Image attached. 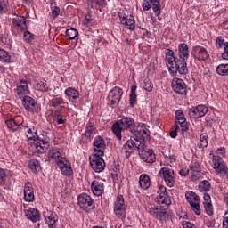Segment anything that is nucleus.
Returning a JSON list of instances; mask_svg holds the SVG:
<instances>
[{"instance_id": "obj_15", "label": "nucleus", "mask_w": 228, "mask_h": 228, "mask_svg": "<svg viewBox=\"0 0 228 228\" xmlns=\"http://www.w3.org/2000/svg\"><path fill=\"white\" fill-rule=\"evenodd\" d=\"M22 101L24 108L30 111V113H35L38 110V104L30 96H24Z\"/></svg>"}, {"instance_id": "obj_41", "label": "nucleus", "mask_w": 228, "mask_h": 228, "mask_svg": "<svg viewBox=\"0 0 228 228\" xmlns=\"http://www.w3.org/2000/svg\"><path fill=\"white\" fill-rule=\"evenodd\" d=\"M24 199L27 202H33V200H35L33 191H24Z\"/></svg>"}, {"instance_id": "obj_57", "label": "nucleus", "mask_w": 228, "mask_h": 228, "mask_svg": "<svg viewBox=\"0 0 228 228\" xmlns=\"http://www.w3.org/2000/svg\"><path fill=\"white\" fill-rule=\"evenodd\" d=\"M6 10H8L6 2H0V13H5Z\"/></svg>"}, {"instance_id": "obj_9", "label": "nucleus", "mask_w": 228, "mask_h": 228, "mask_svg": "<svg viewBox=\"0 0 228 228\" xmlns=\"http://www.w3.org/2000/svg\"><path fill=\"white\" fill-rule=\"evenodd\" d=\"M114 213L118 218L126 216V204H124V196L118 195L117 201L114 205Z\"/></svg>"}, {"instance_id": "obj_49", "label": "nucleus", "mask_w": 228, "mask_h": 228, "mask_svg": "<svg viewBox=\"0 0 228 228\" xmlns=\"http://www.w3.org/2000/svg\"><path fill=\"white\" fill-rule=\"evenodd\" d=\"M189 115L191 118H200L199 112L197 111V107L191 109L189 110Z\"/></svg>"}, {"instance_id": "obj_62", "label": "nucleus", "mask_w": 228, "mask_h": 228, "mask_svg": "<svg viewBox=\"0 0 228 228\" xmlns=\"http://www.w3.org/2000/svg\"><path fill=\"white\" fill-rule=\"evenodd\" d=\"M203 199L205 200L203 204L211 203V196H209V194L205 193Z\"/></svg>"}, {"instance_id": "obj_2", "label": "nucleus", "mask_w": 228, "mask_h": 228, "mask_svg": "<svg viewBox=\"0 0 228 228\" xmlns=\"http://www.w3.org/2000/svg\"><path fill=\"white\" fill-rule=\"evenodd\" d=\"M134 140L130 139L126 141V144L121 149V153L126 158H129L133 154V151H138L142 145V142H145V138L149 136L147 130H136L134 132Z\"/></svg>"}, {"instance_id": "obj_24", "label": "nucleus", "mask_w": 228, "mask_h": 228, "mask_svg": "<svg viewBox=\"0 0 228 228\" xmlns=\"http://www.w3.org/2000/svg\"><path fill=\"white\" fill-rule=\"evenodd\" d=\"M179 58L180 60H187L190 58V52L188 50V45L186 44H181L179 45V51H178Z\"/></svg>"}, {"instance_id": "obj_60", "label": "nucleus", "mask_w": 228, "mask_h": 228, "mask_svg": "<svg viewBox=\"0 0 228 228\" xmlns=\"http://www.w3.org/2000/svg\"><path fill=\"white\" fill-rule=\"evenodd\" d=\"M175 118L176 120H180L181 118H184V114L183 113V110H176L175 112Z\"/></svg>"}, {"instance_id": "obj_31", "label": "nucleus", "mask_w": 228, "mask_h": 228, "mask_svg": "<svg viewBox=\"0 0 228 228\" xmlns=\"http://www.w3.org/2000/svg\"><path fill=\"white\" fill-rule=\"evenodd\" d=\"M179 129L182 131V134L184 136V133L188 131V122H186V118H182L176 121Z\"/></svg>"}, {"instance_id": "obj_22", "label": "nucleus", "mask_w": 228, "mask_h": 228, "mask_svg": "<svg viewBox=\"0 0 228 228\" xmlns=\"http://www.w3.org/2000/svg\"><path fill=\"white\" fill-rule=\"evenodd\" d=\"M177 61V58L174 56V51L172 50H167L166 52V63L168 70L173 69L174 63Z\"/></svg>"}, {"instance_id": "obj_27", "label": "nucleus", "mask_w": 228, "mask_h": 228, "mask_svg": "<svg viewBox=\"0 0 228 228\" xmlns=\"http://www.w3.org/2000/svg\"><path fill=\"white\" fill-rule=\"evenodd\" d=\"M65 94L69 96V101H72L73 102H76V101L79 99V93L76 89L68 88L65 91Z\"/></svg>"}, {"instance_id": "obj_34", "label": "nucleus", "mask_w": 228, "mask_h": 228, "mask_svg": "<svg viewBox=\"0 0 228 228\" xmlns=\"http://www.w3.org/2000/svg\"><path fill=\"white\" fill-rule=\"evenodd\" d=\"M5 124L8 129H12V131H17L19 129L20 124L13 118L6 120Z\"/></svg>"}, {"instance_id": "obj_4", "label": "nucleus", "mask_w": 228, "mask_h": 228, "mask_svg": "<svg viewBox=\"0 0 228 228\" xmlns=\"http://www.w3.org/2000/svg\"><path fill=\"white\" fill-rule=\"evenodd\" d=\"M27 138H28L30 142L29 143L32 151H35L37 154H44V152L49 149V142H47V141L40 140L37 136V132L33 133L31 129H28Z\"/></svg>"}, {"instance_id": "obj_52", "label": "nucleus", "mask_w": 228, "mask_h": 228, "mask_svg": "<svg viewBox=\"0 0 228 228\" xmlns=\"http://www.w3.org/2000/svg\"><path fill=\"white\" fill-rule=\"evenodd\" d=\"M23 37L26 42H31V40H33V34L29 31H26Z\"/></svg>"}, {"instance_id": "obj_59", "label": "nucleus", "mask_w": 228, "mask_h": 228, "mask_svg": "<svg viewBox=\"0 0 228 228\" xmlns=\"http://www.w3.org/2000/svg\"><path fill=\"white\" fill-rule=\"evenodd\" d=\"M177 130H179V125H175V130L170 132L171 138H175L177 136Z\"/></svg>"}, {"instance_id": "obj_13", "label": "nucleus", "mask_w": 228, "mask_h": 228, "mask_svg": "<svg viewBox=\"0 0 228 228\" xmlns=\"http://www.w3.org/2000/svg\"><path fill=\"white\" fill-rule=\"evenodd\" d=\"M172 88L176 94H180V95H186V84L184 81H183V79H173Z\"/></svg>"}, {"instance_id": "obj_35", "label": "nucleus", "mask_w": 228, "mask_h": 228, "mask_svg": "<svg viewBox=\"0 0 228 228\" xmlns=\"http://www.w3.org/2000/svg\"><path fill=\"white\" fill-rule=\"evenodd\" d=\"M136 102V85L132 86L131 93H130V106L132 108L134 107V103Z\"/></svg>"}, {"instance_id": "obj_1", "label": "nucleus", "mask_w": 228, "mask_h": 228, "mask_svg": "<svg viewBox=\"0 0 228 228\" xmlns=\"http://www.w3.org/2000/svg\"><path fill=\"white\" fill-rule=\"evenodd\" d=\"M159 191L161 192L157 198L159 208L152 204H148L146 206V211H148L150 215H152V216H155V218H158V220H167V216H168L167 209H168V207L172 204V200L167 194V188L160 187Z\"/></svg>"}, {"instance_id": "obj_46", "label": "nucleus", "mask_w": 228, "mask_h": 228, "mask_svg": "<svg viewBox=\"0 0 228 228\" xmlns=\"http://www.w3.org/2000/svg\"><path fill=\"white\" fill-rule=\"evenodd\" d=\"M37 90H39L40 92H47L48 90V86L47 84L45 82H39L37 83V85L36 86Z\"/></svg>"}, {"instance_id": "obj_18", "label": "nucleus", "mask_w": 228, "mask_h": 228, "mask_svg": "<svg viewBox=\"0 0 228 228\" xmlns=\"http://www.w3.org/2000/svg\"><path fill=\"white\" fill-rule=\"evenodd\" d=\"M193 51L195 58H198L200 61L208 60V58H209V53H208L206 48L202 46H195Z\"/></svg>"}, {"instance_id": "obj_11", "label": "nucleus", "mask_w": 228, "mask_h": 228, "mask_svg": "<svg viewBox=\"0 0 228 228\" xmlns=\"http://www.w3.org/2000/svg\"><path fill=\"white\" fill-rule=\"evenodd\" d=\"M213 166L217 174H220L221 175H225V174H228V168L225 167L224 161H222V158L218 156L214 157Z\"/></svg>"}, {"instance_id": "obj_43", "label": "nucleus", "mask_w": 228, "mask_h": 228, "mask_svg": "<svg viewBox=\"0 0 228 228\" xmlns=\"http://www.w3.org/2000/svg\"><path fill=\"white\" fill-rule=\"evenodd\" d=\"M200 201H193L190 203L192 211H194L195 215H200V205L199 204Z\"/></svg>"}, {"instance_id": "obj_21", "label": "nucleus", "mask_w": 228, "mask_h": 228, "mask_svg": "<svg viewBox=\"0 0 228 228\" xmlns=\"http://www.w3.org/2000/svg\"><path fill=\"white\" fill-rule=\"evenodd\" d=\"M16 94L20 97H22V95H25L26 94H29V87L28 86V82L21 80L17 85Z\"/></svg>"}, {"instance_id": "obj_25", "label": "nucleus", "mask_w": 228, "mask_h": 228, "mask_svg": "<svg viewBox=\"0 0 228 228\" xmlns=\"http://www.w3.org/2000/svg\"><path fill=\"white\" fill-rule=\"evenodd\" d=\"M12 24H15L20 29H26L28 25L26 24V17L24 16H16L12 19Z\"/></svg>"}, {"instance_id": "obj_29", "label": "nucleus", "mask_w": 228, "mask_h": 228, "mask_svg": "<svg viewBox=\"0 0 228 228\" xmlns=\"http://www.w3.org/2000/svg\"><path fill=\"white\" fill-rule=\"evenodd\" d=\"M63 100L61 98L52 99V106L55 109V113H60L63 110Z\"/></svg>"}, {"instance_id": "obj_53", "label": "nucleus", "mask_w": 228, "mask_h": 228, "mask_svg": "<svg viewBox=\"0 0 228 228\" xmlns=\"http://www.w3.org/2000/svg\"><path fill=\"white\" fill-rule=\"evenodd\" d=\"M192 181H199L200 179V171H191Z\"/></svg>"}, {"instance_id": "obj_44", "label": "nucleus", "mask_w": 228, "mask_h": 228, "mask_svg": "<svg viewBox=\"0 0 228 228\" xmlns=\"http://www.w3.org/2000/svg\"><path fill=\"white\" fill-rule=\"evenodd\" d=\"M200 201H193L190 203L192 211H194L195 215H200V205L199 204Z\"/></svg>"}, {"instance_id": "obj_58", "label": "nucleus", "mask_w": 228, "mask_h": 228, "mask_svg": "<svg viewBox=\"0 0 228 228\" xmlns=\"http://www.w3.org/2000/svg\"><path fill=\"white\" fill-rule=\"evenodd\" d=\"M177 216L179 218V220L183 219V222H184V220L188 219V213L186 212H180L177 214Z\"/></svg>"}, {"instance_id": "obj_30", "label": "nucleus", "mask_w": 228, "mask_h": 228, "mask_svg": "<svg viewBox=\"0 0 228 228\" xmlns=\"http://www.w3.org/2000/svg\"><path fill=\"white\" fill-rule=\"evenodd\" d=\"M28 168H30L34 174H37V172H40V170H42V167H40V163H38V160L35 159L29 160Z\"/></svg>"}, {"instance_id": "obj_55", "label": "nucleus", "mask_w": 228, "mask_h": 228, "mask_svg": "<svg viewBox=\"0 0 228 228\" xmlns=\"http://www.w3.org/2000/svg\"><path fill=\"white\" fill-rule=\"evenodd\" d=\"M224 52L222 53L223 60H228V43L224 45Z\"/></svg>"}, {"instance_id": "obj_47", "label": "nucleus", "mask_w": 228, "mask_h": 228, "mask_svg": "<svg viewBox=\"0 0 228 228\" xmlns=\"http://www.w3.org/2000/svg\"><path fill=\"white\" fill-rule=\"evenodd\" d=\"M94 124L90 123L89 126H86L85 136L86 138H90L92 136V133L94 132Z\"/></svg>"}, {"instance_id": "obj_32", "label": "nucleus", "mask_w": 228, "mask_h": 228, "mask_svg": "<svg viewBox=\"0 0 228 228\" xmlns=\"http://www.w3.org/2000/svg\"><path fill=\"white\" fill-rule=\"evenodd\" d=\"M185 197H186L187 202H189V204H191V203L197 202V201H200V199L199 198V196L193 191L186 192Z\"/></svg>"}, {"instance_id": "obj_48", "label": "nucleus", "mask_w": 228, "mask_h": 228, "mask_svg": "<svg viewBox=\"0 0 228 228\" xmlns=\"http://www.w3.org/2000/svg\"><path fill=\"white\" fill-rule=\"evenodd\" d=\"M203 204H204L206 213L209 216H211L213 215V204H211V203H203Z\"/></svg>"}, {"instance_id": "obj_20", "label": "nucleus", "mask_w": 228, "mask_h": 228, "mask_svg": "<svg viewBox=\"0 0 228 228\" xmlns=\"http://www.w3.org/2000/svg\"><path fill=\"white\" fill-rule=\"evenodd\" d=\"M119 19L121 23H123L124 26H126V29H130L133 31L134 28H136V25L134 24V19H133V16L126 17V16H121L119 14Z\"/></svg>"}, {"instance_id": "obj_63", "label": "nucleus", "mask_w": 228, "mask_h": 228, "mask_svg": "<svg viewBox=\"0 0 228 228\" xmlns=\"http://www.w3.org/2000/svg\"><path fill=\"white\" fill-rule=\"evenodd\" d=\"M167 159H168V161H170V163H175V155H169L166 157Z\"/></svg>"}, {"instance_id": "obj_39", "label": "nucleus", "mask_w": 228, "mask_h": 228, "mask_svg": "<svg viewBox=\"0 0 228 228\" xmlns=\"http://www.w3.org/2000/svg\"><path fill=\"white\" fill-rule=\"evenodd\" d=\"M77 35H78V32L75 28H69V29L66 30V37L69 40H74V38H76V37H77Z\"/></svg>"}, {"instance_id": "obj_36", "label": "nucleus", "mask_w": 228, "mask_h": 228, "mask_svg": "<svg viewBox=\"0 0 228 228\" xmlns=\"http://www.w3.org/2000/svg\"><path fill=\"white\" fill-rule=\"evenodd\" d=\"M216 72L219 76H228V64H220L216 68Z\"/></svg>"}, {"instance_id": "obj_19", "label": "nucleus", "mask_w": 228, "mask_h": 228, "mask_svg": "<svg viewBox=\"0 0 228 228\" xmlns=\"http://www.w3.org/2000/svg\"><path fill=\"white\" fill-rule=\"evenodd\" d=\"M25 216L31 222H38L40 220V212L37 208H28L25 210Z\"/></svg>"}, {"instance_id": "obj_54", "label": "nucleus", "mask_w": 228, "mask_h": 228, "mask_svg": "<svg viewBox=\"0 0 228 228\" xmlns=\"http://www.w3.org/2000/svg\"><path fill=\"white\" fill-rule=\"evenodd\" d=\"M58 15H60V8L59 7H53L52 8V17L53 19H56V17H58Z\"/></svg>"}, {"instance_id": "obj_6", "label": "nucleus", "mask_w": 228, "mask_h": 228, "mask_svg": "<svg viewBox=\"0 0 228 228\" xmlns=\"http://www.w3.org/2000/svg\"><path fill=\"white\" fill-rule=\"evenodd\" d=\"M137 151L139 152L140 158L145 163H154V161H156V155H154L152 151L147 150V147L143 142H141V145Z\"/></svg>"}, {"instance_id": "obj_61", "label": "nucleus", "mask_w": 228, "mask_h": 228, "mask_svg": "<svg viewBox=\"0 0 228 228\" xmlns=\"http://www.w3.org/2000/svg\"><path fill=\"white\" fill-rule=\"evenodd\" d=\"M24 191H33V185L31 184V183L28 182L25 184Z\"/></svg>"}, {"instance_id": "obj_33", "label": "nucleus", "mask_w": 228, "mask_h": 228, "mask_svg": "<svg viewBox=\"0 0 228 228\" xmlns=\"http://www.w3.org/2000/svg\"><path fill=\"white\" fill-rule=\"evenodd\" d=\"M48 156L53 159H57V165L60 163V159H65V158L60 156V151H58V149L50 150Z\"/></svg>"}, {"instance_id": "obj_3", "label": "nucleus", "mask_w": 228, "mask_h": 228, "mask_svg": "<svg viewBox=\"0 0 228 228\" xmlns=\"http://www.w3.org/2000/svg\"><path fill=\"white\" fill-rule=\"evenodd\" d=\"M134 127H136V126L134 125V119L129 117H125L112 126V131L114 134L117 136L118 140H122V131L124 130L130 129L134 136V131H145V129L140 126H138L136 129Z\"/></svg>"}, {"instance_id": "obj_45", "label": "nucleus", "mask_w": 228, "mask_h": 228, "mask_svg": "<svg viewBox=\"0 0 228 228\" xmlns=\"http://www.w3.org/2000/svg\"><path fill=\"white\" fill-rule=\"evenodd\" d=\"M143 88L144 90H146V92H152V88H154V85L152 84V82H151V80L145 79Z\"/></svg>"}, {"instance_id": "obj_38", "label": "nucleus", "mask_w": 228, "mask_h": 228, "mask_svg": "<svg viewBox=\"0 0 228 228\" xmlns=\"http://www.w3.org/2000/svg\"><path fill=\"white\" fill-rule=\"evenodd\" d=\"M210 188H211V183H209V182L206 180L200 182L199 184L200 191H209Z\"/></svg>"}, {"instance_id": "obj_10", "label": "nucleus", "mask_w": 228, "mask_h": 228, "mask_svg": "<svg viewBox=\"0 0 228 228\" xmlns=\"http://www.w3.org/2000/svg\"><path fill=\"white\" fill-rule=\"evenodd\" d=\"M160 177L164 178L166 184L172 188L174 186L175 180L174 179V171L168 169V167L161 168L159 172Z\"/></svg>"}, {"instance_id": "obj_17", "label": "nucleus", "mask_w": 228, "mask_h": 228, "mask_svg": "<svg viewBox=\"0 0 228 228\" xmlns=\"http://www.w3.org/2000/svg\"><path fill=\"white\" fill-rule=\"evenodd\" d=\"M63 175H72V167H70V162L67 159H59L57 164Z\"/></svg>"}, {"instance_id": "obj_50", "label": "nucleus", "mask_w": 228, "mask_h": 228, "mask_svg": "<svg viewBox=\"0 0 228 228\" xmlns=\"http://www.w3.org/2000/svg\"><path fill=\"white\" fill-rule=\"evenodd\" d=\"M191 172H201L199 162H194L191 167Z\"/></svg>"}, {"instance_id": "obj_5", "label": "nucleus", "mask_w": 228, "mask_h": 228, "mask_svg": "<svg viewBox=\"0 0 228 228\" xmlns=\"http://www.w3.org/2000/svg\"><path fill=\"white\" fill-rule=\"evenodd\" d=\"M171 69H169V72L171 73V76H177L178 74L186 75L188 73V66L186 64V59H178L176 58L175 62H174V65L172 66Z\"/></svg>"}, {"instance_id": "obj_51", "label": "nucleus", "mask_w": 228, "mask_h": 228, "mask_svg": "<svg viewBox=\"0 0 228 228\" xmlns=\"http://www.w3.org/2000/svg\"><path fill=\"white\" fill-rule=\"evenodd\" d=\"M151 8H152V4L149 0H145L142 4V9L145 12H148V10H151Z\"/></svg>"}, {"instance_id": "obj_8", "label": "nucleus", "mask_w": 228, "mask_h": 228, "mask_svg": "<svg viewBox=\"0 0 228 228\" xmlns=\"http://www.w3.org/2000/svg\"><path fill=\"white\" fill-rule=\"evenodd\" d=\"M78 206L84 209V211H86L87 213H90L92 209H94V200L88 194H81L78 196Z\"/></svg>"}, {"instance_id": "obj_28", "label": "nucleus", "mask_w": 228, "mask_h": 228, "mask_svg": "<svg viewBox=\"0 0 228 228\" xmlns=\"http://www.w3.org/2000/svg\"><path fill=\"white\" fill-rule=\"evenodd\" d=\"M149 1L152 5V10L156 17L159 19V15H161V4L159 3V0H149Z\"/></svg>"}, {"instance_id": "obj_7", "label": "nucleus", "mask_w": 228, "mask_h": 228, "mask_svg": "<svg viewBox=\"0 0 228 228\" xmlns=\"http://www.w3.org/2000/svg\"><path fill=\"white\" fill-rule=\"evenodd\" d=\"M102 156L104 155L93 154L89 158L90 165L94 172H102L104 170L106 164L104 163V159H102Z\"/></svg>"}, {"instance_id": "obj_56", "label": "nucleus", "mask_w": 228, "mask_h": 228, "mask_svg": "<svg viewBox=\"0 0 228 228\" xmlns=\"http://www.w3.org/2000/svg\"><path fill=\"white\" fill-rule=\"evenodd\" d=\"M57 124H65V119L61 118V114L60 112H55Z\"/></svg>"}, {"instance_id": "obj_64", "label": "nucleus", "mask_w": 228, "mask_h": 228, "mask_svg": "<svg viewBox=\"0 0 228 228\" xmlns=\"http://www.w3.org/2000/svg\"><path fill=\"white\" fill-rule=\"evenodd\" d=\"M223 228H228V217H224L223 221Z\"/></svg>"}, {"instance_id": "obj_16", "label": "nucleus", "mask_w": 228, "mask_h": 228, "mask_svg": "<svg viewBox=\"0 0 228 228\" xmlns=\"http://www.w3.org/2000/svg\"><path fill=\"white\" fill-rule=\"evenodd\" d=\"M91 188L94 195H96V197H101L104 191V183L102 180L97 178L93 181Z\"/></svg>"}, {"instance_id": "obj_40", "label": "nucleus", "mask_w": 228, "mask_h": 228, "mask_svg": "<svg viewBox=\"0 0 228 228\" xmlns=\"http://www.w3.org/2000/svg\"><path fill=\"white\" fill-rule=\"evenodd\" d=\"M196 111L200 118V117H204L208 113V107L206 105H199L196 107Z\"/></svg>"}, {"instance_id": "obj_12", "label": "nucleus", "mask_w": 228, "mask_h": 228, "mask_svg": "<svg viewBox=\"0 0 228 228\" xmlns=\"http://www.w3.org/2000/svg\"><path fill=\"white\" fill-rule=\"evenodd\" d=\"M122 89L120 87H114L110 93L108 99L110 102V104L113 106L115 104H118L120 102V99H122Z\"/></svg>"}, {"instance_id": "obj_42", "label": "nucleus", "mask_w": 228, "mask_h": 228, "mask_svg": "<svg viewBox=\"0 0 228 228\" xmlns=\"http://www.w3.org/2000/svg\"><path fill=\"white\" fill-rule=\"evenodd\" d=\"M0 61H10V55L8 53L3 49L0 48Z\"/></svg>"}, {"instance_id": "obj_26", "label": "nucleus", "mask_w": 228, "mask_h": 228, "mask_svg": "<svg viewBox=\"0 0 228 228\" xmlns=\"http://www.w3.org/2000/svg\"><path fill=\"white\" fill-rule=\"evenodd\" d=\"M139 184L142 190L151 188V178L147 175H142L139 178Z\"/></svg>"}, {"instance_id": "obj_37", "label": "nucleus", "mask_w": 228, "mask_h": 228, "mask_svg": "<svg viewBox=\"0 0 228 228\" xmlns=\"http://www.w3.org/2000/svg\"><path fill=\"white\" fill-rule=\"evenodd\" d=\"M208 134H201L198 147L200 149H204V148L208 147Z\"/></svg>"}, {"instance_id": "obj_23", "label": "nucleus", "mask_w": 228, "mask_h": 228, "mask_svg": "<svg viewBox=\"0 0 228 228\" xmlns=\"http://www.w3.org/2000/svg\"><path fill=\"white\" fill-rule=\"evenodd\" d=\"M45 218L46 220V224L50 228H56V223L58 222V216H56V214H45Z\"/></svg>"}, {"instance_id": "obj_14", "label": "nucleus", "mask_w": 228, "mask_h": 228, "mask_svg": "<svg viewBox=\"0 0 228 228\" xmlns=\"http://www.w3.org/2000/svg\"><path fill=\"white\" fill-rule=\"evenodd\" d=\"M104 149H106L104 139H102L101 136L96 137L94 142V154L98 156H104Z\"/></svg>"}]
</instances>
